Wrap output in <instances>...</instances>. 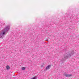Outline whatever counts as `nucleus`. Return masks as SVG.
<instances>
[{
  "mask_svg": "<svg viewBox=\"0 0 79 79\" xmlns=\"http://www.w3.org/2000/svg\"><path fill=\"white\" fill-rule=\"evenodd\" d=\"M10 25L6 26L3 29L2 32H0V39H3V37H5V35H6V32H8V31L10 30Z\"/></svg>",
  "mask_w": 79,
  "mask_h": 79,
  "instance_id": "nucleus-1",
  "label": "nucleus"
},
{
  "mask_svg": "<svg viewBox=\"0 0 79 79\" xmlns=\"http://www.w3.org/2000/svg\"><path fill=\"white\" fill-rule=\"evenodd\" d=\"M51 68V65H49L48 66H47L46 67V70H48V69H49L50 68Z\"/></svg>",
  "mask_w": 79,
  "mask_h": 79,
  "instance_id": "nucleus-4",
  "label": "nucleus"
},
{
  "mask_svg": "<svg viewBox=\"0 0 79 79\" xmlns=\"http://www.w3.org/2000/svg\"><path fill=\"white\" fill-rule=\"evenodd\" d=\"M64 76L65 77H71V76H72V74H64Z\"/></svg>",
  "mask_w": 79,
  "mask_h": 79,
  "instance_id": "nucleus-3",
  "label": "nucleus"
},
{
  "mask_svg": "<svg viewBox=\"0 0 79 79\" xmlns=\"http://www.w3.org/2000/svg\"><path fill=\"white\" fill-rule=\"evenodd\" d=\"M26 69V68L25 67H23L22 68V70L24 71V70H25Z\"/></svg>",
  "mask_w": 79,
  "mask_h": 79,
  "instance_id": "nucleus-6",
  "label": "nucleus"
},
{
  "mask_svg": "<svg viewBox=\"0 0 79 79\" xmlns=\"http://www.w3.org/2000/svg\"><path fill=\"white\" fill-rule=\"evenodd\" d=\"M47 40V41H48V40Z\"/></svg>",
  "mask_w": 79,
  "mask_h": 79,
  "instance_id": "nucleus-8",
  "label": "nucleus"
},
{
  "mask_svg": "<svg viewBox=\"0 0 79 79\" xmlns=\"http://www.w3.org/2000/svg\"><path fill=\"white\" fill-rule=\"evenodd\" d=\"M10 69V66L7 65L6 66V69L7 70H8Z\"/></svg>",
  "mask_w": 79,
  "mask_h": 79,
  "instance_id": "nucleus-5",
  "label": "nucleus"
},
{
  "mask_svg": "<svg viewBox=\"0 0 79 79\" xmlns=\"http://www.w3.org/2000/svg\"><path fill=\"white\" fill-rule=\"evenodd\" d=\"M74 53V52L73 51H72L71 53L67 52L64 56V59H62L61 61L62 63H64V61H65V60H66V59H68V58H70V57H71V56Z\"/></svg>",
  "mask_w": 79,
  "mask_h": 79,
  "instance_id": "nucleus-2",
  "label": "nucleus"
},
{
  "mask_svg": "<svg viewBox=\"0 0 79 79\" xmlns=\"http://www.w3.org/2000/svg\"><path fill=\"white\" fill-rule=\"evenodd\" d=\"M43 66H44V65H42L41 67H43Z\"/></svg>",
  "mask_w": 79,
  "mask_h": 79,
  "instance_id": "nucleus-7",
  "label": "nucleus"
}]
</instances>
